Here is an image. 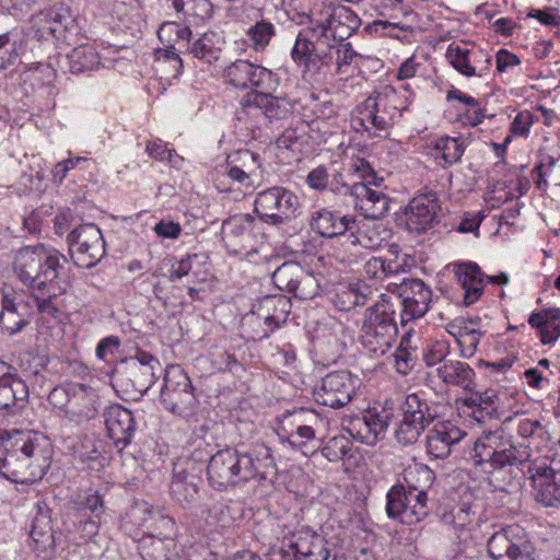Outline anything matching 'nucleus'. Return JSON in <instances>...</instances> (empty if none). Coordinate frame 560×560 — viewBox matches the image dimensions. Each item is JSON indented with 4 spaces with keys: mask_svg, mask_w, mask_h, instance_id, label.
Returning <instances> with one entry per match:
<instances>
[{
    "mask_svg": "<svg viewBox=\"0 0 560 560\" xmlns=\"http://www.w3.org/2000/svg\"><path fill=\"white\" fill-rule=\"evenodd\" d=\"M254 207L255 213L262 222L280 226L296 217L300 199L290 189L282 186H273L257 192Z\"/></svg>",
    "mask_w": 560,
    "mask_h": 560,
    "instance_id": "6e6552de",
    "label": "nucleus"
},
{
    "mask_svg": "<svg viewBox=\"0 0 560 560\" xmlns=\"http://www.w3.org/2000/svg\"><path fill=\"white\" fill-rule=\"evenodd\" d=\"M360 380L346 370L328 373L322 378L314 395L318 404L339 409L348 405L354 397Z\"/></svg>",
    "mask_w": 560,
    "mask_h": 560,
    "instance_id": "dca6fc26",
    "label": "nucleus"
},
{
    "mask_svg": "<svg viewBox=\"0 0 560 560\" xmlns=\"http://www.w3.org/2000/svg\"><path fill=\"white\" fill-rule=\"evenodd\" d=\"M441 213L438 194L433 190L420 192L405 209L406 228L416 234L425 233L440 222Z\"/></svg>",
    "mask_w": 560,
    "mask_h": 560,
    "instance_id": "a211bd4d",
    "label": "nucleus"
},
{
    "mask_svg": "<svg viewBox=\"0 0 560 560\" xmlns=\"http://www.w3.org/2000/svg\"><path fill=\"white\" fill-rule=\"evenodd\" d=\"M351 452V443L346 436H334L322 448V454L329 462H338Z\"/></svg>",
    "mask_w": 560,
    "mask_h": 560,
    "instance_id": "49530a36",
    "label": "nucleus"
},
{
    "mask_svg": "<svg viewBox=\"0 0 560 560\" xmlns=\"http://www.w3.org/2000/svg\"><path fill=\"white\" fill-rule=\"evenodd\" d=\"M436 376L446 385L470 390L475 380V371L466 362L446 360L435 369Z\"/></svg>",
    "mask_w": 560,
    "mask_h": 560,
    "instance_id": "c9c22d12",
    "label": "nucleus"
},
{
    "mask_svg": "<svg viewBox=\"0 0 560 560\" xmlns=\"http://www.w3.org/2000/svg\"><path fill=\"white\" fill-rule=\"evenodd\" d=\"M370 430L376 435V440L383 439L384 433L388 427V416H381L377 413L368 412L364 415Z\"/></svg>",
    "mask_w": 560,
    "mask_h": 560,
    "instance_id": "0e129e2a",
    "label": "nucleus"
},
{
    "mask_svg": "<svg viewBox=\"0 0 560 560\" xmlns=\"http://www.w3.org/2000/svg\"><path fill=\"white\" fill-rule=\"evenodd\" d=\"M152 536L159 539V542L163 540H173V537L176 533V525L174 520L161 512H155L152 514Z\"/></svg>",
    "mask_w": 560,
    "mask_h": 560,
    "instance_id": "c03bdc74",
    "label": "nucleus"
},
{
    "mask_svg": "<svg viewBox=\"0 0 560 560\" xmlns=\"http://www.w3.org/2000/svg\"><path fill=\"white\" fill-rule=\"evenodd\" d=\"M177 36L180 39L188 40V52L195 58L203 60L209 65L219 60L222 51V45L224 43L219 33L213 31L206 32L192 40L191 44H189L191 31L188 27L178 28Z\"/></svg>",
    "mask_w": 560,
    "mask_h": 560,
    "instance_id": "7c9ffc66",
    "label": "nucleus"
},
{
    "mask_svg": "<svg viewBox=\"0 0 560 560\" xmlns=\"http://www.w3.org/2000/svg\"><path fill=\"white\" fill-rule=\"evenodd\" d=\"M202 464L192 458L179 459L174 464L170 494L184 509H191L199 498L202 483Z\"/></svg>",
    "mask_w": 560,
    "mask_h": 560,
    "instance_id": "2eb2a0df",
    "label": "nucleus"
},
{
    "mask_svg": "<svg viewBox=\"0 0 560 560\" xmlns=\"http://www.w3.org/2000/svg\"><path fill=\"white\" fill-rule=\"evenodd\" d=\"M37 513L33 518L32 528H31V537L36 536V532L39 533H51V518L49 515V509L46 506L44 502H37L36 504Z\"/></svg>",
    "mask_w": 560,
    "mask_h": 560,
    "instance_id": "864d4df0",
    "label": "nucleus"
},
{
    "mask_svg": "<svg viewBox=\"0 0 560 560\" xmlns=\"http://www.w3.org/2000/svg\"><path fill=\"white\" fill-rule=\"evenodd\" d=\"M77 458L81 463H90L98 459L101 453L95 446L94 442L90 439H85L81 442L74 451Z\"/></svg>",
    "mask_w": 560,
    "mask_h": 560,
    "instance_id": "680f3d73",
    "label": "nucleus"
},
{
    "mask_svg": "<svg viewBox=\"0 0 560 560\" xmlns=\"http://www.w3.org/2000/svg\"><path fill=\"white\" fill-rule=\"evenodd\" d=\"M38 439L30 432H15L0 440V475L12 481L25 483L44 474L47 466Z\"/></svg>",
    "mask_w": 560,
    "mask_h": 560,
    "instance_id": "20e7f679",
    "label": "nucleus"
},
{
    "mask_svg": "<svg viewBox=\"0 0 560 560\" xmlns=\"http://www.w3.org/2000/svg\"><path fill=\"white\" fill-rule=\"evenodd\" d=\"M73 525L75 532L84 540L91 539L98 533V522L94 518H79Z\"/></svg>",
    "mask_w": 560,
    "mask_h": 560,
    "instance_id": "69168bd1",
    "label": "nucleus"
},
{
    "mask_svg": "<svg viewBox=\"0 0 560 560\" xmlns=\"http://www.w3.org/2000/svg\"><path fill=\"white\" fill-rule=\"evenodd\" d=\"M258 319L267 324L265 330H258V337H269L281 324L287 322L291 310V302L285 296H265L257 305Z\"/></svg>",
    "mask_w": 560,
    "mask_h": 560,
    "instance_id": "c756f323",
    "label": "nucleus"
},
{
    "mask_svg": "<svg viewBox=\"0 0 560 560\" xmlns=\"http://www.w3.org/2000/svg\"><path fill=\"white\" fill-rule=\"evenodd\" d=\"M464 436L466 432L451 421L438 422L427 434L428 453L435 458H445Z\"/></svg>",
    "mask_w": 560,
    "mask_h": 560,
    "instance_id": "cd10ccee",
    "label": "nucleus"
},
{
    "mask_svg": "<svg viewBox=\"0 0 560 560\" xmlns=\"http://www.w3.org/2000/svg\"><path fill=\"white\" fill-rule=\"evenodd\" d=\"M323 18L315 21L312 35L316 39H326L332 37L335 42L342 43L349 38L361 25L359 16L345 5L327 4L320 12ZM311 23L313 19L308 16Z\"/></svg>",
    "mask_w": 560,
    "mask_h": 560,
    "instance_id": "4468645a",
    "label": "nucleus"
},
{
    "mask_svg": "<svg viewBox=\"0 0 560 560\" xmlns=\"http://www.w3.org/2000/svg\"><path fill=\"white\" fill-rule=\"evenodd\" d=\"M237 160L241 163L240 166L247 173V175L252 176L255 180L260 177L261 158L258 153H254L249 150L238 151Z\"/></svg>",
    "mask_w": 560,
    "mask_h": 560,
    "instance_id": "603ef678",
    "label": "nucleus"
},
{
    "mask_svg": "<svg viewBox=\"0 0 560 560\" xmlns=\"http://www.w3.org/2000/svg\"><path fill=\"white\" fill-rule=\"evenodd\" d=\"M446 59L453 68L465 77H482L491 66V57L482 50L468 49L452 43L446 50Z\"/></svg>",
    "mask_w": 560,
    "mask_h": 560,
    "instance_id": "393cba45",
    "label": "nucleus"
},
{
    "mask_svg": "<svg viewBox=\"0 0 560 560\" xmlns=\"http://www.w3.org/2000/svg\"><path fill=\"white\" fill-rule=\"evenodd\" d=\"M433 149L441 154L446 165H452L460 161L466 143L462 137L443 136L435 140Z\"/></svg>",
    "mask_w": 560,
    "mask_h": 560,
    "instance_id": "ea45409f",
    "label": "nucleus"
},
{
    "mask_svg": "<svg viewBox=\"0 0 560 560\" xmlns=\"http://www.w3.org/2000/svg\"><path fill=\"white\" fill-rule=\"evenodd\" d=\"M370 183L342 184L334 188V192L350 195L354 200V208L364 218L377 220L386 215L390 199L386 194L371 187Z\"/></svg>",
    "mask_w": 560,
    "mask_h": 560,
    "instance_id": "aec40b11",
    "label": "nucleus"
},
{
    "mask_svg": "<svg viewBox=\"0 0 560 560\" xmlns=\"http://www.w3.org/2000/svg\"><path fill=\"white\" fill-rule=\"evenodd\" d=\"M104 418L109 439L119 451L124 450L136 432L133 413L121 405L115 404L105 409Z\"/></svg>",
    "mask_w": 560,
    "mask_h": 560,
    "instance_id": "b1692460",
    "label": "nucleus"
},
{
    "mask_svg": "<svg viewBox=\"0 0 560 560\" xmlns=\"http://www.w3.org/2000/svg\"><path fill=\"white\" fill-rule=\"evenodd\" d=\"M487 550L493 560H536V548L528 534L518 525H510L493 533Z\"/></svg>",
    "mask_w": 560,
    "mask_h": 560,
    "instance_id": "9b49d317",
    "label": "nucleus"
},
{
    "mask_svg": "<svg viewBox=\"0 0 560 560\" xmlns=\"http://www.w3.org/2000/svg\"><path fill=\"white\" fill-rule=\"evenodd\" d=\"M35 294L20 295L12 290H3L1 299L0 327L13 336L30 325L34 315Z\"/></svg>",
    "mask_w": 560,
    "mask_h": 560,
    "instance_id": "f3484780",
    "label": "nucleus"
},
{
    "mask_svg": "<svg viewBox=\"0 0 560 560\" xmlns=\"http://www.w3.org/2000/svg\"><path fill=\"white\" fill-rule=\"evenodd\" d=\"M396 370L401 374H407L413 365L415 357L412 352L404 348V341H401L399 348L395 352Z\"/></svg>",
    "mask_w": 560,
    "mask_h": 560,
    "instance_id": "e2e57ef3",
    "label": "nucleus"
},
{
    "mask_svg": "<svg viewBox=\"0 0 560 560\" xmlns=\"http://www.w3.org/2000/svg\"><path fill=\"white\" fill-rule=\"evenodd\" d=\"M120 343V339L116 336H108L103 338L96 346V357L104 360L108 355H114Z\"/></svg>",
    "mask_w": 560,
    "mask_h": 560,
    "instance_id": "338daca9",
    "label": "nucleus"
},
{
    "mask_svg": "<svg viewBox=\"0 0 560 560\" xmlns=\"http://www.w3.org/2000/svg\"><path fill=\"white\" fill-rule=\"evenodd\" d=\"M351 425V434L362 443L374 445L377 442L376 435L370 430L364 417L352 421Z\"/></svg>",
    "mask_w": 560,
    "mask_h": 560,
    "instance_id": "13d9d810",
    "label": "nucleus"
},
{
    "mask_svg": "<svg viewBox=\"0 0 560 560\" xmlns=\"http://www.w3.org/2000/svg\"><path fill=\"white\" fill-rule=\"evenodd\" d=\"M528 324L542 330V327L553 328L552 332L545 330L542 332V343L548 345L556 341L560 337V310L559 308H546L540 312L532 313L528 318Z\"/></svg>",
    "mask_w": 560,
    "mask_h": 560,
    "instance_id": "e433bc0d",
    "label": "nucleus"
},
{
    "mask_svg": "<svg viewBox=\"0 0 560 560\" xmlns=\"http://www.w3.org/2000/svg\"><path fill=\"white\" fill-rule=\"evenodd\" d=\"M329 177L327 168L319 165L307 175V184L317 190H323L328 186Z\"/></svg>",
    "mask_w": 560,
    "mask_h": 560,
    "instance_id": "774afa93",
    "label": "nucleus"
},
{
    "mask_svg": "<svg viewBox=\"0 0 560 560\" xmlns=\"http://www.w3.org/2000/svg\"><path fill=\"white\" fill-rule=\"evenodd\" d=\"M499 400L497 390L489 388L485 392L472 393L469 397L465 398L464 405L466 407L485 406L488 411H498Z\"/></svg>",
    "mask_w": 560,
    "mask_h": 560,
    "instance_id": "09e8293b",
    "label": "nucleus"
},
{
    "mask_svg": "<svg viewBox=\"0 0 560 560\" xmlns=\"http://www.w3.org/2000/svg\"><path fill=\"white\" fill-rule=\"evenodd\" d=\"M273 35V24L265 20L257 22L247 31V36L255 50H264Z\"/></svg>",
    "mask_w": 560,
    "mask_h": 560,
    "instance_id": "37998d69",
    "label": "nucleus"
},
{
    "mask_svg": "<svg viewBox=\"0 0 560 560\" xmlns=\"http://www.w3.org/2000/svg\"><path fill=\"white\" fill-rule=\"evenodd\" d=\"M314 439V429L306 424H298L296 429L287 435L288 443L293 447L301 448L305 455L306 452L303 450V447L306 446L307 442L313 441Z\"/></svg>",
    "mask_w": 560,
    "mask_h": 560,
    "instance_id": "5fc2aeb1",
    "label": "nucleus"
},
{
    "mask_svg": "<svg viewBox=\"0 0 560 560\" xmlns=\"http://www.w3.org/2000/svg\"><path fill=\"white\" fill-rule=\"evenodd\" d=\"M481 332L477 329H467L465 328L459 332V337L457 338L458 346L460 348V354L464 358H471L480 342Z\"/></svg>",
    "mask_w": 560,
    "mask_h": 560,
    "instance_id": "3c124183",
    "label": "nucleus"
},
{
    "mask_svg": "<svg viewBox=\"0 0 560 560\" xmlns=\"http://www.w3.org/2000/svg\"><path fill=\"white\" fill-rule=\"evenodd\" d=\"M435 480V474L428 466L417 467L406 478L408 486L397 483L386 494V514L392 520L412 525L429 515L428 490Z\"/></svg>",
    "mask_w": 560,
    "mask_h": 560,
    "instance_id": "39448f33",
    "label": "nucleus"
},
{
    "mask_svg": "<svg viewBox=\"0 0 560 560\" xmlns=\"http://www.w3.org/2000/svg\"><path fill=\"white\" fill-rule=\"evenodd\" d=\"M453 267L457 283L464 290V304L470 306L483 293L485 275L477 264L470 261L455 264Z\"/></svg>",
    "mask_w": 560,
    "mask_h": 560,
    "instance_id": "473e14b6",
    "label": "nucleus"
},
{
    "mask_svg": "<svg viewBox=\"0 0 560 560\" xmlns=\"http://www.w3.org/2000/svg\"><path fill=\"white\" fill-rule=\"evenodd\" d=\"M69 70L72 73H81L83 71L93 70L100 65V56L97 51L89 45H80L67 55Z\"/></svg>",
    "mask_w": 560,
    "mask_h": 560,
    "instance_id": "4c0bfd02",
    "label": "nucleus"
},
{
    "mask_svg": "<svg viewBox=\"0 0 560 560\" xmlns=\"http://www.w3.org/2000/svg\"><path fill=\"white\" fill-rule=\"evenodd\" d=\"M534 122L533 115L528 110L520 112L511 124L510 131L515 136L526 137Z\"/></svg>",
    "mask_w": 560,
    "mask_h": 560,
    "instance_id": "052dcab7",
    "label": "nucleus"
},
{
    "mask_svg": "<svg viewBox=\"0 0 560 560\" xmlns=\"http://www.w3.org/2000/svg\"><path fill=\"white\" fill-rule=\"evenodd\" d=\"M276 470L272 451L264 443L252 444L246 450L231 446L219 450L207 466L209 483L215 490H226L255 478L266 480Z\"/></svg>",
    "mask_w": 560,
    "mask_h": 560,
    "instance_id": "f03ea898",
    "label": "nucleus"
},
{
    "mask_svg": "<svg viewBox=\"0 0 560 560\" xmlns=\"http://www.w3.org/2000/svg\"><path fill=\"white\" fill-rule=\"evenodd\" d=\"M96 415V395L94 390L83 384H73V393L67 418L81 423L95 418Z\"/></svg>",
    "mask_w": 560,
    "mask_h": 560,
    "instance_id": "72a5a7b5",
    "label": "nucleus"
},
{
    "mask_svg": "<svg viewBox=\"0 0 560 560\" xmlns=\"http://www.w3.org/2000/svg\"><path fill=\"white\" fill-rule=\"evenodd\" d=\"M67 241L73 262L81 268L96 266L106 255L105 241L94 223H85L72 230Z\"/></svg>",
    "mask_w": 560,
    "mask_h": 560,
    "instance_id": "ddd939ff",
    "label": "nucleus"
},
{
    "mask_svg": "<svg viewBox=\"0 0 560 560\" xmlns=\"http://www.w3.org/2000/svg\"><path fill=\"white\" fill-rule=\"evenodd\" d=\"M51 11L58 13V15L60 14V18L56 16L51 21V27L56 28L52 38L67 40L68 35L78 31L77 19L72 10L63 3H56L51 7Z\"/></svg>",
    "mask_w": 560,
    "mask_h": 560,
    "instance_id": "58836bf2",
    "label": "nucleus"
},
{
    "mask_svg": "<svg viewBox=\"0 0 560 560\" xmlns=\"http://www.w3.org/2000/svg\"><path fill=\"white\" fill-rule=\"evenodd\" d=\"M312 31L313 26L299 33L291 56L299 66L304 67L305 71L317 72L324 65L331 61L330 49L334 45L326 39L317 40L316 36L312 35Z\"/></svg>",
    "mask_w": 560,
    "mask_h": 560,
    "instance_id": "4be33fe9",
    "label": "nucleus"
},
{
    "mask_svg": "<svg viewBox=\"0 0 560 560\" xmlns=\"http://www.w3.org/2000/svg\"><path fill=\"white\" fill-rule=\"evenodd\" d=\"M58 16V13L51 11V7L45 10L37 12L31 18L32 30L35 33V37L40 39H49L52 38V33L56 32V28L51 27V21ZM60 18V14H59Z\"/></svg>",
    "mask_w": 560,
    "mask_h": 560,
    "instance_id": "79ce46f5",
    "label": "nucleus"
},
{
    "mask_svg": "<svg viewBox=\"0 0 560 560\" xmlns=\"http://www.w3.org/2000/svg\"><path fill=\"white\" fill-rule=\"evenodd\" d=\"M256 221L255 218L248 213L235 214L222 224V237L228 246H241L245 248L253 237V232Z\"/></svg>",
    "mask_w": 560,
    "mask_h": 560,
    "instance_id": "f704fd0d",
    "label": "nucleus"
},
{
    "mask_svg": "<svg viewBox=\"0 0 560 560\" xmlns=\"http://www.w3.org/2000/svg\"><path fill=\"white\" fill-rule=\"evenodd\" d=\"M26 382L16 373L0 383V411L7 417L20 416L28 404Z\"/></svg>",
    "mask_w": 560,
    "mask_h": 560,
    "instance_id": "a878e982",
    "label": "nucleus"
},
{
    "mask_svg": "<svg viewBox=\"0 0 560 560\" xmlns=\"http://www.w3.org/2000/svg\"><path fill=\"white\" fill-rule=\"evenodd\" d=\"M355 219L352 215H341L338 211L319 209L312 213L311 229L323 237L332 238L351 230Z\"/></svg>",
    "mask_w": 560,
    "mask_h": 560,
    "instance_id": "2f4dec72",
    "label": "nucleus"
},
{
    "mask_svg": "<svg viewBox=\"0 0 560 560\" xmlns=\"http://www.w3.org/2000/svg\"><path fill=\"white\" fill-rule=\"evenodd\" d=\"M409 101L399 96L392 85L375 90L358 107L361 125L366 131L374 129L375 136L387 135L388 130L408 109Z\"/></svg>",
    "mask_w": 560,
    "mask_h": 560,
    "instance_id": "423d86ee",
    "label": "nucleus"
},
{
    "mask_svg": "<svg viewBox=\"0 0 560 560\" xmlns=\"http://www.w3.org/2000/svg\"><path fill=\"white\" fill-rule=\"evenodd\" d=\"M31 537L33 540V550L42 560H50L56 555V536L55 532L39 533Z\"/></svg>",
    "mask_w": 560,
    "mask_h": 560,
    "instance_id": "a18cd8bd",
    "label": "nucleus"
},
{
    "mask_svg": "<svg viewBox=\"0 0 560 560\" xmlns=\"http://www.w3.org/2000/svg\"><path fill=\"white\" fill-rule=\"evenodd\" d=\"M252 62L238 59L230 63L223 72L225 82L236 89H247L250 78Z\"/></svg>",
    "mask_w": 560,
    "mask_h": 560,
    "instance_id": "a19ab883",
    "label": "nucleus"
},
{
    "mask_svg": "<svg viewBox=\"0 0 560 560\" xmlns=\"http://www.w3.org/2000/svg\"><path fill=\"white\" fill-rule=\"evenodd\" d=\"M392 284L396 285V293L402 306L400 313L402 325L422 317L428 312L432 291L421 279L404 278L400 283H388V285Z\"/></svg>",
    "mask_w": 560,
    "mask_h": 560,
    "instance_id": "6ab92c4d",
    "label": "nucleus"
},
{
    "mask_svg": "<svg viewBox=\"0 0 560 560\" xmlns=\"http://www.w3.org/2000/svg\"><path fill=\"white\" fill-rule=\"evenodd\" d=\"M241 105L247 116L261 115L269 120L285 118L293 107L290 101L275 96L271 90H252L243 96Z\"/></svg>",
    "mask_w": 560,
    "mask_h": 560,
    "instance_id": "5701e85b",
    "label": "nucleus"
},
{
    "mask_svg": "<svg viewBox=\"0 0 560 560\" xmlns=\"http://www.w3.org/2000/svg\"><path fill=\"white\" fill-rule=\"evenodd\" d=\"M402 418L396 423L395 438L404 446L416 443L436 417L434 406L418 393L409 394L401 405Z\"/></svg>",
    "mask_w": 560,
    "mask_h": 560,
    "instance_id": "9d476101",
    "label": "nucleus"
},
{
    "mask_svg": "<svg viewBox=\"0 0 560 560\" xmlns=\"http://www.w3.org/2000/svg\"><path fill=\"white\" fill-rule=\"evenodd\" d=\"M73 384L68 383L63 385H59L54 387L48 395V402L59 411L63 412V415L68 416V410L73 393Z\"/></svg>",
    "mask_w": 560,
    "mask_h": 560,
    "instance_id": "de8ad7c7",
    "label": "nucleus"
},
{
    "mask_svg": "<svg viewBox=\"0 0 560 560\" xmlns=\"http://www.w3.org/2000/svg\"><path fill=\"white\" fill-rule=\"evenodd\" d=\"M398 328L388 303H376L365 312L361 342L374 355H384L395 343Z\"/></svg>",
    "mask_w": 560,
    "mask_h": 560,
    "instance_id": "0eeeda50",
    "label": "nucleus"
},
{
    "mask_svg": "<svg viewBox=\"0 0 560 560\" xmlns=\"http://www.w3.org/2000/svg\"><path fill=\"white\" fill-rule=\"evenodd\" d=\"M322 279L320 275H315L296 261H285L272 273V282L279 290L300 300L316 298L322 290Z\"/></svg>",
    "mask_w": 560,
    "mask_h": 560,
    "instance_id": "f8f14e48",
    "label": "nucleus"
},
{
    "mask_svg": "<svg viewBox=\"0 0 560 560\" xmlns=\"http://www.w3.org/2000/svg\"><path fill=\"white\" fill-rule=\"evenodd\" d=\"M40 293V296L35 295L36 302L34 303V310L36 308L40 314L50 317H57L59 308L52 302L57 296H49L47 290H36Z\"/></svg>",
    "mask_w": 560,
    "mask_h": 560,
    "instance_id": "bf43d9fd",
    "label": "nucleus"
},
{
    "mask_svg": "<svg viewBox=\"0 0 560 560\" xmlns=\"http://www.w3.org/2000/svg\"><path fill=\"white\" fill-rule=\"evenodd\" d=\"M86 161V158L75 156L58 162L51 171L54 182L56 184H61L67 177L69 171L73 170L80 162Z\"/></svg>",
    "mask_w": 560,
    "mask_h": 560,
    "instance_id": "4d7b16f0",
    "label": "nucleus"
},
{
    "mask_svg": "<svg viewBox=\"0 0 560 560\" xmlns=\"http://www.w3.org/2000/svg\"><path fill=\"white\" fill-rule=\"evenodd\" d=\"M470 456L477 466L489 465L492 469L527 463L524 474L533 483L536 502L546 508L560 505V460L546 456L530 459V446L516 445L502 428L479 438Z\"/></svg>",
    "mask_w": 560,
    "mask_h": 560,
    "instance_id": "f257e3e1",
    "label": "nucleus"
},
{
    "mask_svg": "<svg viewBox=\"0 0 560 560\" xmlns=\"http://www.w3.org/2000/svg\"><path fill=\"white\" fill-rule=\"evenodd\" d=\"M328 541L314 532H299L282 541L280 560H328Z\"/></svg>",
    "mask_w": 560,
    "mask_h": 560,
    "instance_id": "412c9836",
    "label": "nucleus"
},
{
    "mask_svg": "<svg viewBox=\"0 0 560 560\" xmlns=\"http://www.w3.org/2000/svg\"><path fill=\"white\" fill-rule=\"evenodd\" d=\"M248 86L260 89L259 91L272 90L277 84L276 75L267 68L252 63Z\"/></svg>",
    "mask_w": 560,
    "mask_h": 560,
    "instance_id": "8fccbe9b",
    "label": "nucleus"
},
{
    "mask_svg": "<svg viewBox=\"0 0 560 560\" xmlns=\"http://www.w3.org/2000/svg\"><path fill=\"white\" fill-rule=\"evenodd\" d=\"M67 258L54 248L43 244L20 248L13 260V272L26 287L47 290L49 296H60L68 290V282L61 278L62 262Z\"/></svg>",
    "mask_w": 560,
    "mask_h": 560,
    "instance_id": "7ed1b4c3",
    "label": "nucleus"
},
{
    "mask_svg": "<svg viewBox=\"0 0 560 560\" xmlns=\"http://www.w3.org/2000/svg\"><path fill=\"white\" fill-rule=\"evenodd\" d=\"M478 505L470 502H460L444 510L440 514V521L443 525L452 529L459 544L466 542L471 527L477 522Z\"/></svg>",
    "mask_w": 560,
    "mask_h": 560,
    "instance_id": "bb28decb",
    "label": "nucleus"
},
{
    "mask_svg": "<svg viewBox=\"0 0 560 560\" xmlns=\"http://www.w3.org/2000/svg\"><path fill=\"white\" fill-rule=\"evenodd\" d=\"M19 58L16 43L11 42L8 34L0 35V69H5L16 62Z\"/></svg>",
    "mask_w": 560,
    "mask_h": 560,
    "instance_id": "6e6d98bb",
    "label": "nucleus"
},
{
    "mask_svg": "<svg viewBox=\"0 0 560 560\" xmlns=\"http://www.w3.org/2000/svg\"><path fill=\"white\" fill-rule=\"evenodd\" d=\"M115 380L126 390L131 387L135 393L143 395L156 380V371L135 361H125L116 370Z\"/></svg>",
    "mask_w": 560,
    "mask_h": 560,
    "instance_id": "c85d7f7f",
    "label": "nucleus"
},
{
    "mask_svg": "<svg viewBox=\"0 0 560 560\" xmlns=\"http://www.w3.org/2000/svg\"><path fill=\"white\" fill-rule=\"evenodd\" d=\"M160 402L166 411L177 417L189 418L195 413V390L190 378L179 366L166 369Z\"/></svg>",
    "mask_w": 560,
    "mask_h": 560,
    "instance_id": "1a4fd4ad",
    "label": "nucleus"
}]
</instances>
